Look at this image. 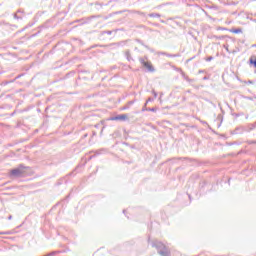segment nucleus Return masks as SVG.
<instances>
[{
  "label": "nucleus",
  "mask_w": 256,
  "mask_h": 256,
  "mask_svg": "<svg viewBox=\"0 0 256 256\" xmlns=\"http://www.w3.org/2000/svg\"><path fill=\"white\" fill-rule=\"evenodd\" d=\"M28 169V167L20 165L19 168H15L10 171V177H23V175H27Z\"/></svg>",
  "instance_id": "obj_1"
},
{
  "label": "nucleus",
  "mask_w": 256,
  "mask_h": 256,
  "mask_svg": "<svg viewBox=\"0 0 256 256\" xmlns=\"http://www.w3.org/2000/svg\"><path fill=\"white\" fill-rule=\"evenodd\" d=\"M127 119H129V115L121 114V115L110 118V121H127Z\"/></svg>",
  "instance_id": "obj_2"
},
{
  "label": "nucleus",
  "mask_w": 256,
  "mask_h": 256,
  "mask_svg": "<svg viewBox=\"0 0 256 256\" xmlns=\"http://www.w3.org/2000/svg\"><path fill=\"white\" fill-rule=\"evenodd\" d=\"M143 67H145L150 73H153L155 71V68L153 67V64L151 62H147L145 60L141 61Z\"/></svg>",
  "instance_id": "obj_3"
},
{
  "label": "nucleus",
  "mask_w": 256,
  "mask_h": 256,
  "mask_svg": "<svg viewBox=\"0 0 256 256\" xmlns=\"http://www.w3.org/2000/svg\"><path fill=\"white\" fill-rule=\"evenodd\" d=\"M229 31H230V33H234L236 35L239 34V33H243V29H241V28L231 29Z\"/></svg>",
  "instance_id": "obj_4"
},
{
  "label": "nucleus",
  "mask_w": 256,
  "mask_h": 256,
  "mask_svg": "<svg viewBox=\"0 0 256 256\" xmlns=\"http://www.w3.org/2000/svg\"><path fill=\"white\" fill-rule=\"evenodd\" d=\"M250 63H251V65H254V67L256 68V59L253 60V58H251Z\"/></svg>",
  "instance_id": "obj_5"
},
{
  "label": "nucleus",
  "mask_w": 256,
  "mask_h": 256,
  "mask_svg": "<svg viewBox=\"0 0 256 256\" xmlns=\"http://www.w3.org/2000/svg\"><path fill=\"white\" fill-rule=\"evenodd\" d=\"M219 31H228L227 28H219Z\"/></svg>",
  "instance_id": "obj_6"
},
{
  "label": "nucleus",
  "mask_w": 256,
  "mask_h": 256,
  "mask_svg": "<svg viewBox=\"0 0 256 256\" xmlns=\"http://www.w3.org/2000/svg\"><path fill=\"white\" fill-rule=\"evenodd\" d=\"M150 111H156V109H155V108H152V109H150Z\"/></svg>",
  "instance_id": "obj_7"
}]
</instances>
